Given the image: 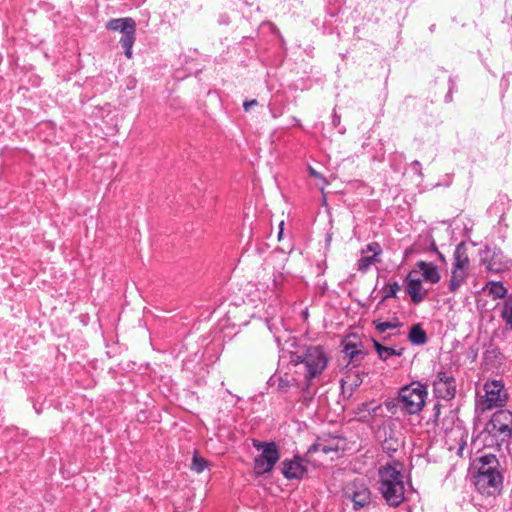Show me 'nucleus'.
<instances>
[{"label": "nucleus", "mask_w": 512, "mask_h": 512, "mask_svg": "<svg viewBox=\"0 0 512 512\" xmlns=\"http://www.w3.org/2000/svg\"><path fill=\"white\" fill-rule=\"evenodd\" d=\"M283 227H284V221H281L279 224V233H278V239L280 240L283 235Z\"/></svg>", "instance_id": "nucleus-36"}, {"label": "nucleus", "mask_w": 512, "mask_h": 512, "mask_svg": "<svg viewBox=\"0 0 512 512\" xmlns=\"http://www.w3.org/2000/svg\"><path fill=\"white\" fill-rule=\"evenodd\" d=\"M484 290L487 291L493 299H506L508 297V290L500 281L487 282Z\"/></svg>", "instance_id": "nucleus-17"}, {"label": "nucleus", "mask_w": 512, "mask_h": 512, "mask_svg": "<svg viewBox=\"0 0 512 512\" xmlns=\"http://www.w3.org/2000/svg\"><path fill=\"white\" fill-rule=\"evenodd\" d=\"M106 28L111 31H119L122 33L120 44L124 48L125 56L130 59L132 57V48L136 40V23L130 17L110 19Z\"/></svg>", "instance_id": "nucleus-9"}, {"label": "nucleus", "mask_w": 512, "mask_h": 512, "mask_svg": "<svg viewBox=\"0 0 512 512\" xmlns=\"http://www.w3.org/2000/svg\"><path fill=\"white\" fill-rule=\"evenodd\" d=\"M470 261L463 243L456 246L454 251V260L451 267V277L448 284V290L455 293L466 283Z\"/></svg>", "instance_id": "nucleus-7"}, {"label": "nucleus", "mask_w": 512, "mask_h": 512, "mask_svg": "<svg viewBox=\"0 0 512 512\" xmlns=\"http://www.w3.org/2000/svg\"><path fill=\"white\" fill-rule=\"evenodd\" d=\"M412 271H419L422 281L424 280L431 284H436L441 279L438 267L432 262L418 261Z\"/></svg>", "instance_id": "nucleus-16"}, {"label": "nucleus", "mask_w": 512, "mask_h": 512, "mask_svg": "<svg viewBox=\"0 0 512 512\" xmlns=\"http://www.w3.org/2000/svg\"><path fill=\"white\" fill-rule=\"evenodd\" d=\"M482 261L486 269L493 273H501L512 268V259L496 247H487L483 252Z\"/></svg>", "instance_id": "nucleus-10"}, {"label": "nucleus", "mask_w": 512, "mask_h": 512, "mask_svg": "<svg viewBox=\"0 0 512 512\" xmlns=\"http://www.w3.org/2000/svg\"><path fill=\"white\" fill-rule=\"evenodd\" d=\"M345 493L352 501L354 510H360L371 502V492L364 483L357 481L350 483L347 485Z\"/></svg>", "instance_id": "nucleus-12"}, {"label": "nucleus", "mask_w": 512, "mask_h": 512, "mask_svg": "<svg viewBox=\"0 0 512 512\" xmlns=\"http://www.w3.org/2000/svg\"><path fill=\"white\" fill-rule=\"evenodd\" d=\"M483 395L476 399V410L480 413L492 410L494 408L502 409L508 399L509 394L501 380L489 379L483 384Z\"/></svg>", "instance_id": "nucleus-5"}, {"label": "nucleus", "mask_w": 512, "mask_h": 512, "mask_svg": "<svg viewBox=\"0 0 512 512\" xmlns=\"http://www.w3.org/2000/svg\"><path fill=\"white\" fill-rule=\"evenodd\" d=\"M399 289H400V286H399L398 282H396V281L387 284L383 288L384 294H383V297H382V301H385V300H387L389 298L396 297L397 292L399 291Z\"/></svg>", "instance_id": "nucleus-23"}, {"label": "nucleus", "mask_w": 512, "mask_h": 512, "mask_svg": "<svg viewBox=\"0 0 512 512\" xmlns=\"http://www.w3.org/2000/svg\"><path fill=\"white\" fill-rule=\"evenodd\" d=\"M269 383L271 386H276V389L279 392H287L292 385V381L288 377L282 376L271 377Z\"/></svg>", "instance_id": "nucleus-21"}, {"label": "nucleus", "mask_w": 512, "mask_h": 512, "mask_svg": "<svg viewBox=\"0 0 512 512\" xmlns=\"http://www.w3.org/2000/svg\"><path fill=\"white\" fill-rule=\"evenodd\" d=\"M291 361L296 365H303L305 379L309 382L325 370L328 358L321 346H309L301 353H294Z\"/></svg>", "instance_id": "nucleus-4"}, {"label": "nucleus", "mask_w": 512, "mask_h": 512, "mask_svg": "<svg viewBox=\"0 0 512 512\" xmlns=\"http://www.w3.org/2000/svg\"><path fill=\"white\" fill-rule=\"evenodd\" d=\"M440 412H441V405L439 403H435L433 407V422L436 425H439L440 423Z\"/></svg>", "instance_id": "nucleus-30"}, {"label": "nucleus", "mask_w": 512, "mask_h": 512, "mask_svg": "<svg viewBox=\"0 0 512 512\" xmlns=\"http://www.w3.org/2000/svg\"><path fill=\"white\" fill-rule=\"evenodd\" d=\"M371 253V256L378 258L382 253L381 246L377 242L370 243L362 250V254Z\"/></svg>", "instance_id": "nucleus-27"}, {"label": "nucleus", "mask_w": 512, "mask_h": 512, "mask_svg": "<svg viewBox=\"0 0 512 512\" xmlns=\"http://www.w3.org/2000/svg\"><path fill=\"white\" fill-rule=\"evenodd\" d=\"M379 261L380 259L375 256L362 254L361 258L357 261V269L361 272H366L371 265Z\"/></svg>", "instance_id": "nucleus-22"}, {"label": "nucleus", "mask_w": 512, "mask_h": 512, "mask_svg": "<svg viewBox=\"0 0 512 512\" xmlns=\"http://www.w3.org/2000/svg\"><path fill=\"white\" fill-rule=\"evenodd\" d=\"M344 440L337 436L318 437L308 450V454L322 452L323 454L338 453L343 449Z\"/></svg>", "instance_id": "nucleus-14"}, {"label": "nucleus", "mask_w": 512, "mask_h": 512, "mask_svg": "<svg viewBox=\"0 0 512 512\" xmlns=\"http://www.w3.org/2000/svg\"><path fill=\"white\" fill-rule=\"evenodd\" d=\"M482 434L486 446L493 447L498 452L508 450L512 439V411L499 409L494 412Z\"/></svg>", "instance_id": "nucleus-1"}, {"label": "nucleus", "mask_w": 512, "mask_h": 512, "mask_svg": "<svg viewBox=\"0 0 512 512\" xmlns=\"http://www.w3.org/2000/svg\"><path fill=\"white\" fill-rule=\"evenodd\" d=\"M408 339L413 345L421 346L426 344L428 337L420 324H414L410 328Z\"/></svg>", "instance_id": "nucleus-18"}, {"label": "nucleus", "mask_w": 512, "mask_h": 512, "mask_svg": "<svg viewBox=\"0 0 512 512\" xmlns=\"http://www.w3.org/2000/svg\"><path fill=\"white\" fill-rule=\"evenodd\" d=\"M405 289L414 304L421 303L427 296V289L422 284L419 271H410L405 279Z\"/></svg>", "instance_id": "nucleus-13"}, {"label": "nucleus", "mask_w": 512, "mask_h": 512, "mask_svg": "<svg viewBox=\"0 0 512 512\" xmlns=\"http://www.w3.org/2000/svg\"><path fill=\"white\" fill-rule=\"evenodd\" d=\"M403 353V349H400V350H396L392 347H384V349H382V352H380V356L379 358L386 361L387 359H389L391 356H401Z\"/></svg>", "instance_id": "nucleus-26"}, {"label": "nucleus", "mask_w": 512, "mask_h": 512, "mask_svg": "<svg viewBox=\"0 0 512 512\" xmlns=\"http://www.w3.org/2000/svg\"><path fill=\"white\" fill-rule=\"evenodd\" d=\"M207 467V461L197 455L193 456L191 468L197 473H201Z\"/></svg>", "instance_id": "nucleus-24"}, {"label": "nucleus", "mask_w": 512, "mask_h": 512, "mask_svg": "<svg viewBox=\"0 0 512 512\" xmlns=\"http://www.w3.org/2000/svg\"><path fill=\"white\" fill-rule=\"evenodd\" d=\"M500 317L506 326L512 331V294L504 300Z\"/></svg>", "instance_id": "nucleus-20"}, {"label": "nucleus", "mask_w": 512, "mask_h": 512, "mask_svg": "<svg viewBox=\"0 0 512 512\" xmlns=\"http://www.w3.org/2000/svg\"><path fill=\"white\" fill-rule=\"evenodd\" d=\"M433 388L436 397L451 400L456 394V380L445 371H439L433 381Z\"/></svg>", "instance_id": "nucleus-11"}, {"label": "nucleus", "mask_w": 512, "mask_h": 512, "mask_svg": "<svg viewBox=\"0 0 512 512\" xmlns=\"http://www.w3.org/2000/svg\"><path fill=\"white\" fill-rule=\"evenodd\" d=\"M307 473L303 460L295 456L292 459H285L282 462V474L286 479H302Z\"/></svg>", "instance_id": "nucleus-15"}, {"label": "nucleus", "mask_w": 512, "mask_h": 512, "mask_svg": "<svg viewBox=\"0 0 512 512\" xmlns=\"http://www.w3.org/2000/svg\"><path fill=\"white\" fill-rule=\"evenodd\" d=\"M499 461L493 454H486L479 458V467L475 475V487L484 495H492L502 485L503 477L498 470Z\"/></svg>", "instance_id": "nucleus-3"}, {"label": "nucleus", "mask_w": 512, "mask_h": 512, "mask_svg": "<svg viewBox=\"0 0 512 512\" xmlns=\"http://www.w3.org/2000/svg\"><path fill=\"white\" fill-rule=\"evenodd\" d=\"M374 347H375V350H376L378 356H380V352H382V349H384L385 346L380 344L378 341L374 340Z\"/></svg>", "instance_id": "nucleus-35"}, {"label": "nucleus", "mask_w": 512, "mask_h": 512, "mask_svg": "<svg viewBox=\"0 0 512 512\" xmlns=\"http://www.w3.org/2000/svg\"><path fill=\"white\" fill-rule=\"evenodd\" d=\"M256 105H258L257 100L245 101V102L243 103V108H244V110L247 112V111H249L252 107H254V106H256Z\"/></svg>", "instance_id": "nucleus-32"}, {"label": "nucleus", "mask_w": 512, "mask_h": 512, "mask_svg": "<svg viewBox=\"0 0 512 512\" xmlns=\"http://www.w3.org/2000/svg\"><path fill=\"white\" fill-rule=\"evenodd\" d=\"M400 327V324L397 322H375V328L379 333H385L387 330L395 329Z\"/></svg>", "instance_id": "nucleus-25"}, {"label": "nucleus", "mask_w": 512, "mask_h": 512, "mask_svg": "<svg viewBox=\"0 0 512 512\" xmlns=\"http://www.w3.org/2000/svg\"><path fill=\"white\" fill-rule=\"evenodd\" d=\"M427 395L426 386L418 381L403 386L398 392L400 409L407 414H418L425 405Z\"/></svg>", "instance_id": "nucleus-6"}, {"label": "nucleus", "mask_w": 512, "mask_h": 512, "mask_svg": "<svg viewBox=\"0 0 512 512\" xmlns=\"http://www.w3.org/2000/svg\"><path fill=\"white\" fill-rule=\"evenodd\" d=\"M385 406L389 412L395 414L398 407L400 408V403L398 402V397L396 399H391L385 402Z\"/></svg>", "instance_id": "nucleus-28"}, {"label": "nucleus", "mask_w": 512, "mask_h": 512, "mask_svg": "<svg viewBox=\"0 0 512 512\" xmlns=\"http://www.w3.org/2000/svg\"><path fill=\"white\" fill-rule=\"evenodd\" d=\"M343 352L353 362L361 360L365 355L360 345L349 341L344 342Z\"/></svg>", "instance_id": "nucleus-19"}, {"label": "nucleus", "mask_w": 512, "mask_h": 512, "mask_svg": "<svg viewBox=\"0 0 512 512\" xmlns=\"http://www.w3.org/2000/svg\"><path fill=\"white\" fill-rule=\"evenodd\" d=\"M411 166H412L413 171H414L417 175H419L420 177H422V175H423V174H422V168H421V164H420V162H419L418 160H415V161H413V162H412Z\"/></svg>", "instance_id": "nucleus-31"}, {"label": "nucleus", "mask_w": 512, "mask_h": 512, "mask_svg": "<svg viewBox=\"0 0 512 512\" xmlns=\"http://www.w3.org/2000/svg\"><path fill=\"white\" fill-rule=\"evenodd\" d=\"M379 491L389 506L397 507L405 500L404 475L401 464L387 463L379 469Z\"/></svg>", "instance_id": "nucleus-2"}, {"label": "nucleus", "mask_w": 512, "mask_h": 512, "mask_svg": "<svg viewBox=\"0 0 512 512\" xmlns=\"http://www.w3.org/2000/svg\"><path fill=\"white\" fill-rule=\"evenodd\" d=\"M340 121H341L340 116L336 112H334L333 115H332V124H333V126L334 127L339 126Z\"/></svg>", "instance_id": "nucleus-34"}, {"label": "nucleus", "mask_w": 512, "mask_h": 512, "mask_svg": "<svg viewBox=\"0 0 512 512\" xmlns=\"http://www.w3.org/2000/svg\"><path fill=\"white\" fill-rule=\"evenodd\" d=\"M253 446L258 451H261V454L254 459L255 474L264 475L270 473L280 458L276 443L273 441L263 442L254 440Z\"/></svg>", "instance_id": "nucleus-8"}, {"label": "nucleus", "mask_w": 512, "mask_h": 512, "mask_svg": "<svg viewBox=\"0 0 512 512\" xmlns=\"http://www.w3.org/2000/svg\"><path fill=\"white\" fill-rule=\"evenodd\" d=\"M449 82H450V88H449L448 94L445 96V101L446 102L451 101V99H452L451 93H452V89L454 87V82H453L452 78L449 79Z\"/></svg>", "instance_id": "nucleus-33"}, {"label": "nucleus", "mask_w": 512, "mask_h": 512, "mask_svg": "<svg viewBox=\"0 0 512 512\" xmlns=\"http://www.w3.org/2000/svg\"><path fill=\"white\" fill-rule=\"evenodd\" d=\"M308 170H309V174H310L312 177H314V178L319 179V180H321V181H322V189H323V188H324V186H326V185H327V181H326V179L324 178V176H323L321 173L317 172V171H316L313 167H311V166H309Z\"/></svg>", "instance_id": "nucleus-29"}]
</instances>
